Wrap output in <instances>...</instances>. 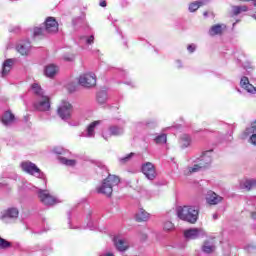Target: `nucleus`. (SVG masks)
Masks as SVG:
<instances>
[{"label": "nucleus", "instance_id": "nucleus-9", "mask_svg": "<svg viewBox=\"0 0 256 256\" xmlns=\"http://www.w3.org/2000/svg\"><path fill=\"white\" fill-rule=\"evenodd\" d=\"M213 149L203 152V154L196 159V163H204V169H207L213 161Z\"/></svg>", "mask_w": 256, "mask_h": 256}, {"label": "nucleus", "instance_id": "nucleus-30", "mask_svg": "<svg viewBox=\"0 0 256 256\" xmlns=\"http://www.w3.org/2000/svg\"><path fill=\"white\" fill-rule=\"evenodd\" d=\"M196 163L197 164H194L193 167L188 168L189 173H197L201 171V169H205V163H199V162H196Z\"/></svg>", "mask_w": 256, "mask_h": 256}, {"label": "nucleus", "instance_id": "nucleus-10", "mask_svg": "<svg viewBox=\"0 0 256 256\" xmlns=\"http://www.w3.org/2000/svg\"><path fill=\"white\" fill-rule=\"evenodd\" d=\"M45 31L47 33H57L59 31V23L54 17H48L45 21Z\"/></svg>", "mask_w": 256, "mask_h": 256}, {"label": "nucleus", "instance_id": "nucleus-20", "mask_svg": "<svg viewBox=\"0 0 256 256\" xmlns=\"http://www.w3.org/2000/svg\"><path fill=\"white\" fill-rule=\"evenodd\" d=\"M11 69H13V59L5 60L2 65L1 76L6 77V75H9Z\"/></svg>", "mask_w": 256, "mask_h": 256}, {"label": "nucleus", "instance_id": "nucleus-3", "mask_svg": "<svg viewBox=\"0 0 256 256\" xmlns=\"http://www.w3.org/2000/svg\"><path fill=\"white\" fill-rule=\"evenodd\" d=\"M21 167L23 171L29 173V175H34V177H38V179H43L44 183H47V180H45V173H43L41 169H39L34 163L22 162Z\"/></svg>", "mask_w": 256, "mask_h": 256}, {"label": "nucleus", "instance_id": "nucleus-14", "mask_svg": "<svg viewBox=\"0 0 256 256\" xmlns=\"http://www.w3.org/2000/svg\"><path fill=\"white\" fill-rule=\"evenodd\" d=\"M29 49H31V42L29 40L20 41L16 46V51L20 55H29Z\"/></svg>", "mask_w": 256, "mask_h": 256}, {"label": "nucleus", "instance_id": "nucleus-15", "mask_svg": "<svg viewBox=\"0 0 256 256\" xmlns=\"http://www.w3.org/2000/svg\"><path fill=\"white\" fill-rule=\"evenodd\" d=\"M1 121L6 127L9 125H13V123H15V114L12 113L10 110H7L3 113Z\"/></svg>", "mask_w": 256, "mask_h": 256}, {"label": "nucleus", "instance_id": "nucleus-27", "mask_svg": "<svg viewBox=\"0 0 256 256\" xmlns=\"http://www.w3.org/2000/svg\"><path fill=\"white\" fill-rule=\"evenodd\" d=\"M31 89L34 95H36L38 99H40L41 97H45V95L43 94V89L39 84L37 83L32 84Z\"/></svg>", "mask_w": 256, "mask_h": 256}, {"label": "nucleus", "instance_id": "nucleus-32", "mask_svg": "<svg viewBox=\"0 0 256 256\" xmlns=\"http://www.w3.org/2000/svg\"><path fill=\"white\" fill-rule=\"evenodd\" d=\"M154 141L157 143V145H163L164 143H167V135L160 134L154 139Z\"/></svg>", "mask_w": 256, "mask_h": 256}, {"label": "nucleus", "instance_id": "nucleus-21", "mask_svg": "<svg viewBox=\"0 0 256 256\" xmlns=\"http://www.w3.org/2000/svg\"><path fill=\"white\" fill-rule=\"evenodd\" d=\"M208 3H209V0H200L197 2H192L189 5V12L195 13V11H197V9H199V7H203V5H207Z\"/></svg>", "mask_w": 256, "mask_h": 256}, {"label": "nucleus", "instance_id": "nucleus-24", "mask_svg": "<svg viewBox=\"0 0 256 256\" xmlns=\"http://www.w3.org/2000/svg\"><path fill=\"white\" fill-rule=\"evenodd\" d=\"M180 145L182 149H187L191 145V136L188 134H182L180 137Z\"/></svg>", "mask_w": 256, "mask_h": 256}, {"label": "nucleus", "instance_id": "nucleus-1", "mask_svg": "<svg viewBox=\"0 0 256 256\" xmlns=\"http://www.w3.org/2000/svg\"><path fill=\"white\" fill-rule=\"evenodd\" d=\"M96 165L99 167V169H103L105 174L108 175L107 178L102 181V184L97 188V193L111 197L113 187H117V185L121 183V179L117 175H111L107 169V166H105L102 162L97 161Z\"/></svg>", "mask_w": 256, "mask_h": 256}, {"label": "nucleus", "instance_id": "nucleus-12", "mask_svg": "<svg viewBox=\"0 0 256 256\" xmlns=\"http://www.w3.org/2000/svg\"><path fill=\"white\" fill-rule=\"evenodd\" d=\"M109 133H103L102 137L107 141L109 137L114 136V137H119V135H123L124 130L123 127L121 126H115L112 125L108 128Z\"/></svg>", "mask_w": 256, "mask_h": 256}, {"label": "nucleus", "instance_id": "nucleus-22", "mask_svg": "<svg viewBox=\"0 0 256 256\" xmlns=\"http://www.w3.org/2000/svg\"><path fill=\"white\" fill-rule=\"evenodd\" d=\"M97 125H101V121L98 120L90 123L87 127L85 137H95V127H97Z\"/></svg>", "mask_w": 256, "mask_h": 256}, {"label": "nucleus", "instance_id": "nucleus-31", "mask_svg": "<svg viewBox=\"0 0 256 256\" xmlns=\"http://www.w3.org/2000/svg\"><path fill=\"white\" fill-rule=\"evenodd\" d=\"M244 189H247V191H251V189L256 188V179H248L243 184Z\"/></svg>", "mask_w": 256, "mask_h": 256}, {"label": "nucleus", "instance_id": "nucleus-46", "mask_svg": "<svg viewBox=\"0 0 256 256\" xmlns=\"http://www.w3.org/2000/svg\"><path fill=\"white\" fill-rule=\"evenodd\" d=\"M19 27H15L14 29H10V33H19Z\"/></svg>", "mask_w": 256, "mask_h": 256}, {"label": "nucleus", "instance_id": "nucleus-56", "mask_svg": "<svg viewBox=\"0 0 256 256\" xmlns=\"http://www.w3.org/2000/svg\"><path fill=\"white\" fill-rule=\"evenodd\" d=\"M126 85H131V83L130 82H126Z\"/></svg>", "mask_w": 256, "mask_h": 256}, {"label": "nucleus", "instance_id": "nucleus-34", "mask_svg": "<svg viewBox=\"0 0 256 256\" xmlns=\"http://www.w3.org/2000/svg\"><path fill=\"white\" fill-rule=\"evenodd\" d=\"M81 41H85L86 45H93L95 43V36H82L80 37Z\"/></svg>", "mask_w": 256, "mask_h": 256}, {"label": "nucleus", "instance_id": "nucleus-6", "mask_svg": "<svg viewBox=\"0 0 256 256\" xmlns=\"http://www.w3.org/2000/svg\"><path fill=\"white\" fill-rule=\"evenodd\" d=\"M78 83L82 87L91 89V87H95V85H97V77L93 73L84 74L79 77Z\"/></svg>", "mask_w": 256, "mask_h": 256}, {"label": "nucleus", "instance_id": "nucleus-49", "mask_svg": "<svg viewBox=\"0 0 256 256\" xmlns=\"http://www.w3.org/2000/svg\"><path fill=\"white\" fill-rule=\"evenodd\" d=\"M251 218L256 220V211L255 212H251Z\"/></svg>", "mask_w": 256, "mask_h": 256}, {"label": "nucleus", "instance_id": "nucleus-19", "mask_svg": "<svg viewBox=\"0 0 256 256\" xmlns=\"http://www.w3.org/2000/svg\"><path fill=\"white\" fill-rule=\"evenodd\" d=\"M240 85L243 89H246L248 93H255L256 89L254 86L249 83V78L247 76H243L240 80Z\"/></svg>", "mask_w": 256, "mask_h": 256}, {"label": "nucleus", "instance_id": "nucleus-36", "mask_svg": "<svg viewBox=\"0 0 256 256\" xmlns=\"http://www.w3.org/2000/svg\"><path fill=\"white\" fill-rule=\"evenodd\" d=\"M9 247H11V242L0 237V249H9Z\"/></svg>", "mask_w": 256, "mask_h": 256}, {"label": "nucleus", "instance_id": "nucleus-55", "mask_svg": "<svg viewBox=\"0 0 256 256\" xmlns=\"http://www.w3.org/2000/svg\"><path fill=\"white\" fill-rule=\"evenodd\" d=\"M146 125H151V122H146Z\"/></svg>", "mask_w": 256, "mask_h": 256}, {"label": "nucleus", "instance_id": "nucleus-17", "mask_svg": "<svg viewBox=\"0 0 256 256\" xmlns=\"http://www.w3.org/2000/svg\"><path fill=\"white\" fill-rule=\"evenodd\" d=\"M206 201L209 205H217L223 201V197L217 195L215 192L210 191L208 192Z\"/></svg>", "mask_w": 256, "mask_h": 256}, {"label": "nucleus", "instance_id": "nucleus-41", "mask_svg": "<svg viewBox=\"0 0 256 256\" xmlns=\"http://www.w3.org/2000/svg\"><path fill=\"white\" fill-rule=\"evenodd\" d=\"M189 53H195V50L197 49V46L195 44H190L187 47Z\"/></svg>", "mask_w": 256, "mask_h": 256}, {"label": "nucleus", "instance_id": "nucleus-58", "mask_svg": "<svg viewBox=\"0 0 256 256\" xmlns=\"http://www.w3.org/2000/svg\"><path fill=\"white\" fill-rule=\"evenodd\" d=\"M11 1H15V0H11Z\"/></svg>", "mask_w": 256, "mask_h": 256}, {"label": "nucleus", "instance_id": "nucleus-48", "mask_svg": "<svg viewBox=\"0 0 256 256\" xmlns=\"http://www.w3.org/2000/svg\"><path fill=\"white\" fill-rule=\"evenodd\" d=\"M176 63L178 65V69H181L183 67L180 60H177Z\"/></svg>", "mask_w": 256, "mask_h": 256}, {"label": "nucleus", "instance_id": "nucleus-44", "mask_svg": "<svg viewBox=\"0 0 256 256\" xmlns=\"http://www.w3.org/2000/svg\"><path fill=\"white\" fill-rule=\"evenodd\" d=\"M68 91H69L70 93H73V92L75 91V86L69 84V85H68Z\"/></svg>", "mask_w": 256, "mask_h": 256}, {"label": "nucleus", "instance_id": "nucleus-7", "mask_svg": "<svg viewBox=\"0 0 256 256\" xmlns=\"http://www.w3.org/2000/svg\"><path fill=\"white\" fill-rule=\"evenodd\" d=\"M185 239H201L207 237V233L202 228H190L184 231Z\"/></svg>", "mask_w": 256, "mask_h": 256}, {"label": "nucleus", "instance_id": "nucleus-38", "mask_svg": "<svg viewBox=\"0 0 256 256\" xmlns=\"http://www.w3.org/2000/svg\"><path fill=\"white\" fill-rule=\"evenodd\" d=\"M163 229L165 231H173L175 229V225H173V222L166 221L164 222Z\"/></svg>", "mask_w": 256, "mask_h": 256}, {"label": "nucleus", "instance_id": "nucleus-53", "mask_svg": "<svg viewBox=\"0 0 256 256\" xmlns=\"http://www.w3.org/2000/svg\"><path fill=\"white\" fill-rule=\"evenodd\" d=\"M69 223H71V212H68Z\"/></svg>", "mask_w": 256, "mask_h": 256}, {"label": "nucleus", "instance_id": "nucleus-28", "mask_svg": "<svg viewBox=\"0 0 256 256\" xmlns=\"http://www.w3.org/2000/svg\"><path fill=\"white\" fill-rule=\"evenodd\" d=\"M96 99H97L98 103H100V105L107 103V99H108L107 91L102 90V91L98 92Z\"/></svg>", "mask_w": 256, "mask_h": 256}, {"label": "nucleus", "instance_id": "nucleus-50", "mask_svg": "<svg viewBox=\"0 0 256 256\" xmlns=\"http://www.w3.org/2000/svg\"><path fill=\"white\" fill-rule=\"evenodd\" d=\"M24 122H25V123H28V122H29V115L24 116Z\"/></svg>", "mask_w": 256, "mask_h": 256}, {"label": "nucleus", "instance_id": "nucleus-51", "mask_svg": "<svg viewBox=\"0 0 256 256\" xmlns=\"http://www.w3.org/2000/svg\"><path fill=\"white\" fill-rule=\"evenodd\" d=\"M213 219H214V220L219 219V215H217V214H213Z\"/></svg>", "mask_w": 256, "mask_h": 256}, {"label": "nucleus", "instance_id": "nucleus-52", "mask_svg": "<svg viewBox=\"0 0 256 256\" xmlns=\"http://www.w3.org/2000/svg\"><path fill=\"white\" fill-rule=\"evenodd\" d=\"M203 16H204V17H209V12H207V11L204 12V13H203Z\"/></svg>", "mask_w": 256, "mask_h": 256}, {"label": "nucleus", "instance_id": "nucleus-33", "mask_svg": "<svg viewBox=\"0 0 256 256\" xmlns=\"http://www.w3.org/2000/svg\"><path fill=\"white\" fill-rule=\"evenodd\" d=\"M59 161L62 163V165H67L68 167H74L76 163L75 160H70L65 157H59Z\"/></svg>", "mask_w": 256, "mask_h": 256}, {"label": "nucleus", "instance_id": "nucleus-2", "mask_svg": "<svg viewBox=\"0 0 256 256\" xmlns=\"http://www.w3.org/2000/svg\"><path fill=\"white\" fill-rule=\"evenodd\" d=\"M177 216L182 221H187L192 224L197 223V219H199V208L196 206L178 207Z\"/></svg>", "mask_w": 256, "mask_h": 256}, {"label": "nucleus", "instance_id": "nucleus-5", "mask_svg": "<svg viewBox=\"0 0 256 256\" xmlns=\"http://www.w3.org/2000/svg\"><path fill=\"white\" fill-rule=\"evenodd\" d=\"M57 113L60 119L63 121H69L73 114V105L67 101H62L61 105L58 107Z\"/></svg>", "mask_w": 256, "mask_h": 256}, {"label": "nucleus", "instance_id": "nucleus-42", "mask_svg": "<svg viewBox=\"0 0 256 256\" xmlns=\"http://www.w3.org/2000/svg\"><path fill=\"white\" fill-rule=\"evenodd\" d=\"M54 153H56V155H63V153H65V150L63 148H54Z\"/></svg>", "mask_w": 256, "mask_h": 256}, {"label": "nucleus", "instance_id": "nucleus-25", "mask_svg": "<svg viewBox=\"0 0 256 256\" xmlns=\"http://www.w3.org/2000/svg\"><path fill=\"white\" fill-rule=\"evenodd\" d=\"M149 220V213L145 211L144 209H140L138 213H136V221L139 223L143 221H148Z\"/></svg>", "mask_w": 256, "mask_h": 256}, {"label": "nucleus", "instance_id": "nucleus-8", "mask_svg": "<svg viewBox=\"0 0 256 256\" xmlns=\"http://www.w3.org/2000/svg\"><path fill=\"white\" fill-rule=\"evenodd\" d=\"M142 173L149 181H153L157 177V170H155V165L151 162L142 165Z\"/></svg>", "mask_w": 256, "mask_h": 256}, {"label": "nucleus", "instance_id": "nucleus-37", "mask_svg": "<svg viewBox=\"0 0 256 256\" xmlns=\"http://www.w3.org/2000/svg\"><path fill=\"white\" fill-rule=\"evenodd\" d=\"M245 135H251L250 143H252V145H256V132H249L248 128H246Z\"/></svg>", "mask_w": 256, "mask_h": 256}, {"label": "nucleus", "instance_id": "nucleus-13", "mask_svg": "<svg viewBox=\"0 0 256 256\" xmlns=\"http://www.w3.org/2000/svg\"><path fill=\"white\" fill-rule=\"evenodd\" d=\"M35 109L38 111H49L51 104L49 103V97L42 96L39 101L34 103Z\"/></svg>", "mask_w": 256, "mask_h": 256}, {"label": "nucleus", "instance_id": "nucleus-26", "mask_svg": "<svg viewBox=\"0 0 256 256\" xmlns=\"http://www.w3.org/2000/svg\"><path fill=\"white\" fill-rule=\"evenodd\" d=\"M223 33V27L220 24L212 26L209 30V35L215 37V35H221Z\"/></svg>", "mask_w": 256, "mask_h": 256}, {"label": "nucleus", "instance_id": "nucleus-16", "mask_svg": "<svg viewBox=\"0 0 256 256\" xmlns=\"http://www.w3.org/2000/svg\"><path fill=\"white\" fill-rule=\"evenodd\" d=\"M114 245L117 249V251H120L121 253L127 251L129 249V243L125 241L124 239L114 237Z\"/></svg>", "mask_w": 256, "mask_h": 256}, {"label": "nucleus", "instance_id": "nucleus-47", "mask_svg": "<svg viewBox=\"0 0 256 256\" xmlns=\"http://www.w3.org/2000/svg\"><path fill=\"white\" fill-rule=\"evenodd\" d=\"M63 59L64 61H73V57H69V56H64Z\"/></svg>", "mask_w": 256, "mask_h": 256}, {"label": "nucleus", "instance_id": "nucleus-35", "mask_svg": "<svg viewBox=\"0 0 256 256\" xmlns=\"http://www.w3.org/2000/svg\"><path fill=\"white\" fill-rule=\"evenodd\" d=\"M47 33V30L43 27H36L34 28V37H39L41 35H45Z\"/></svg>", "mask_w": 256, "mask_h": 256}, {"label": "nucleus", "instance_id": "nucleus-11", "mask_svg": "<svg viewBox=\"0 0 256 256\" xmlns=\"http://www.w3.org/2000/svg\"><path fill=\"white\" fill-rule=\"evenodd\" d=\"M19 217V210L17 208H8L1 213L0 219L7 223V219H17Z\"/></svg>", "mask_w": 256, "mask_h": 256}, {"label": "nucleus", "instance_id": "nucleus-43", "mask_svg": "<svg viewBox=\"0 0 256 256\" xmlns=\"http://www.w3.org/2000/svg\"><path fill=\"white\" fill-rule=\"evenodd\" d=\"M0 189H1V191H9L11 189V187H9L5 183H0Z\"/></svg>", "mask_w": 256, "mask_h": 256}, {"label": "nucleus", "instance_id": "nucleus-23", "mask_svg": "<svg viewBox=\"0 0 256 256\" xmlns=\"http://www.w3.org/2000/svg\"><path fill=\"white\" fill-rule=\"evenodd\" d=\"M59 71V68H57V66L50 64L48 66H46L44 73L46 75V77H55V75H57V72Z\"/></svg>", "mask_w": 256, "mask_h": 256}, {"label": "nucleus", "instance_id": "nucleus-39", "mask_svg": "<svg viewBox=\"0 0 256 256\" xmlns=\"http://www.w3.org/2000/svg\"><path fill=\"white\" fill-rule=\"evenodd\" d=\"M135 153L131 152L126 157L120 158V163L124 165V163H128V161H131V158L134 157Z\"/></svg>", "mask_w": 256, "mask_h": 256}, {"label": "nucleus", "instance_id": "nucleus-29", "mask_svg": "<svg viewBox=\"0 0 256 256\" xmlns=\"http://www.w3.org/2000/svg\"><path fill=\"white\" fill-rule=\"evenodd\" d=\"M247 11H249V8L247 6H233L232 7L233 15H240V13H245Z\"/></svg>", "mask_w": 256, "mask_h": 256}, {"label": "nucleus", "instance_id": "nucleus-18", "mask_svg": "<svg viewBox=\"0 0 256 256\" xmlns=\"http://www.w3.org/2000/svg\"><path fill=\"white\" fill-rule=\"evenodd\" d=\"M216 249H217V246H215V242L213 240L211 241L206 240L202 245V251L207 255H211V253H213Z\"/></svg>", "mask_w": 256, "mask_h": 256}, {"label": "nucleus", "instance_id": "nucleus-45", "mask_svg": "<svg viewBox=\"0 0 256 256\" xmlns=\"http://www.w3.org/2000/svg\"><path fill=\"white\" fill-rule=\"evenodd\" d=\"M99 5L100 7H107V2L105 0H101Z\"/></svg>", "mask_w": 256, "mask_h": 256}, {"label": "nucleus", "instance_id": "nucleus-40", "mask_svg": "<svg viewBox=\"0 0 256 256\" xmlns=\"http://www.w3.org/2000/svg\"><path fill=\"white\" fill-rule=\"evenodd\" d=\"M248 132L249 133H256V120L251 123V127H248Z\"/></svg>", "mask_w": 256, "mask_h": 256}, {"label": "nucleus", "instance_id": "nucleus-57", "mask_svg": "<svg viewBox=\"0 0 256 256\" xmlns=\"http://www.w3.org/2000/svg\"><path fill=\"white\" fill-rule=\"evenodd\" d=\"M255 2H254V7H256V0H254Z\"/></svg>", "mask_w": 256, "mask_h": 256}, {"label": "nucleus", "instance_id": "nucleus-54", "mask_svg": "<svg viewBox=\"0 0 256 256\" xmlns=\"http://www.w3.org/2000/svg\"><path fill=\"white\" fill-rule=\"evenodd\" d=\"M253 19H256V13L252 15Z\"/></svg>", "mask_w": 256, "mask_h": 256}, {"label": "nucleus", "instance_id": "nucleus-4", "mask_svg": "<svg viewBox=\"0 0 256 256\" xmlns=\"http://www.w3.org/2000/svg\"><path fill=\"white\" fill-rule=\"evenodd\" d=\"M38 198L43 205H46V207H53V205L61 203V201L57 197L51 195L48 190L40 189L38 191Z\"/></svg>", "mask_w": 256, "mask_h": 256}]
</instances>
